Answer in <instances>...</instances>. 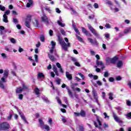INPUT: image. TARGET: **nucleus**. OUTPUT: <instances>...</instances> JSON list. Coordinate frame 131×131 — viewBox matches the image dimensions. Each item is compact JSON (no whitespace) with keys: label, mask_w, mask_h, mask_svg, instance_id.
Returning <instances> with one entry per match:
<instances>
[{"label":"nucleus","mask_w":131,"mask_h":131,"mask_svg":"<svg viewBox=\"0 0 131 131\" xmlns=\"http://www.w3.org/2000/svg\"><path fill=\"white\" fill-rule=\"evenodd\" d=\"M57 38L59 44L60 45L61 48H62V49L66 51H68V48H70L71 47L70 43L68 42V41H69L68 38L66 37L64 38L65 41H66V42H68V43L66 44L64 40H63V38H62V37H61V34H59L57 35Z\"/></svg>","instance_id":"1"},{"label":"nucleus","mask_w":131,"mask_h":131,"mask_svg":"<svg viewBox=\"0 0 131 131\" xmlns=\"http://www.w3.org/2000/svg\"><path fill=\"white\" fill-rule=\"evenodd\" d=\"M119 57L117 56H115L113 58L106 57V63H111L112 64H115L116 62L118 61Z\"/></svg>","instance_id":"2"},{"label":"nucleus","mask_w":131,"mask_h":131,"mask_svg":"<svg viewBox=\"0 0 131 131\" xmlns=\"http://www.w3.org/2000/svg\"><path fill=\"white\" fill-rule=\"evenodd\" d=\"M10 124L8 122H4L0 123V130H8L10 129Z\"/></svg>","instance_id":"3"},{"label":"nucleus","mask_w":131,"mask_h":131,"mask_svg":"<svg viewBox=\"0 0 131 131\" xmlns=\"http://www.w3.org/2000/svg\"><path fill=\"white\" fill-rule=\"evenodd\" d=\"M88 28L92 32V33L94 35V36H96V37H97V38H100V35L98 34V32H97L96 29H94V28L92 27V25H89Z\"/></svg>","instance_id":"4"},{"label":"nucleus","mask_w":131,"mask_h":131,"mask_svg":"<svg viewBox=\"0 0 131 131\" xmlns=\"http://www.w3.org/2000/svg\"><path fill=\"white\" fill-rule=\"evenodd\" d=\"M74 114L75 117H79L81 116L82 117H86V112L83 110H81L80 113L74 112Z\"/></svg>","instance_id":"5"},{"label":"nucleus","mask_w":131,"mask_h":131,"mask_svg":"<svg viewBox=\"0 0 131 131\" xmlns=\"http://www.w3.org/2000/svg\"><path fill=\"white\" fill-rule=\"evenodd\" d=\"M38 121H39V123L40 124L41 128H43V126H44L45 129H46L47 131L50 130V126L48 125H45V123H43V121H42L41 119H39Z\"/></svg>","instance_id":"6"},{"label":"nucleus","mask_w":131,"mask_h":131,"mask_svg":"<svg viewBox=\"0 0 131 131\" xmlns=\"http://www.w3.org/2000/svg\"><path fill=\"white\" fill-rule=\"evenodd\" d=\"M61 88L62 89H65L66 88V90H67L68 91V93L70 97H71V98H73V94H72V92H71V90H70V88H69V86H67L66 84H65V83H63L61 85Z\"/></svg>","instance_id":"7"},{"label":"nucleus","mask_w":131,"mask_h":131,"mask_svg":"<svg viewBox=\"0 0 131 131\" xmlns=\"http://www.w3.org/2000/svg\"><path fill=\"white\" fill-rule=\"evenodd\" d=\"M8 76H9V71L5 70L3 77L1 78L2 82H7L6 79L8 78Z\"/></svg>","instance_id":"8"},{"label":"nucleus","mask_w":131,"mask_h":131,"mask_svg":"<svg viewBox=\"0 0 131 131\" xmlns=\"http://www.w3.org/2000/svg\"><path fill=\"white\" fill-rule=\"evenodd\" d=\"M81 29L82 33L85 34L86 36H88L89 37H92L93 36V35H92V34H91L89 31L86 30V29H85L84 27H82Z\"/></svg>","instance_id":"9"},{"label":"nucleus","mask_w":131,"mask_h":131,"mask_svg":"<svg viewBox=\"0 0 131 131\" xmlns=\"http://www.w3.org/2000/svg\"><path fill=\"white\" fill-rule=\"evenodd\" d=\"M113 116L115 121H116V122H118V123H122V121L119 119V118H118V117L117 116V115H116L115 113H113Z\"/></svg>","instance_id":"10"},{"label":"nucleus","mask_w":131,"mask_h":131,"mask_svg":"<svg viewBox=\"0 0 131 131\" xmlns=\"http://www.w3.org/2000/svg\"><path fill=\"white\" fill-rule=\"evenodd\" d=\"M19 114L23 120L26 123L28 124V121H27V120H26V117H25V116L24 115V114L22 112H19Z\"/></svg>","instance_id":"11"},{"label":"nucleus","mask_w":131,"mask_h":131,"mask_svg":"<svg viewBox=\"0 0 131 131\" xmlns=\"http://www.w3.org/2000/svg\"><path fill=\"white\" fill-rule=\"evenodd\" d=\"M88 40L92 45H97V43H98L96 39L94 40L92 38H88Z\"/></svg>","instance_id":"12"},{"label":"nucleus","mask_w":131,"mask_h":131,"mask_svg":"<svg viewBox=\"0 0 131 131\" xmlns=\"http://www.w3.org/2000/svg\"><path fill=\"white\" fill-rule=\"evenodd\" d=\"M92 93L95 100H96V102H98V94H97V91H96L95 90H93Z\"/></svg>","instance_id":"13"},{"label":"nucleus","mask_w":131,"mask_h":131,"mask_svg":"<svg viewBox=\"0 0 131 131\" xmlns=\"http://www.w3.org/2000/svg\"><path fill=\"white\" fill-rule=\"evenodd\" d=\"M41 21L42 22H46L47 23H49V18H48V16L43 15V16L41 17Z\"/></svg>","instance_id":"14"},{"label":"nucleus","mask_w":131,"mask_h":131,"mask_svg":"<svg viewBox=\"0 0 131 131\" xmlns=\"http://www.w3.org/2000/svg\"><path fill=\"white\" fill-rule=\"evenodd\" d=\"M66 76L67 78H68V79H69V80H71L72 79V75L69 74V72H66Z\"/></svg>","instance_id":"15"},{"label":"nucleus","mask_w":131,"mask_h":131,"mask_svg":"<svg viewBox=\"0 0 131 131\" xmlns=\"http://www.w3.org/2000/svg\"><path fill=\"white\" fill-rule=\"evenodd\" d=\"M28 3H27L26 7L27 8H30L31 6L33 5V1L32 0H28Z\"/></svg>","instance_id":"16"},{"label":"nucleus","mask_w":131,"mask_h":131,"mask_svg":"<svg viewBox=\"0 0 131 131\" xmlns=\"http://www.w3.org/2000/svg\"><path fill=\"white\" fill-rule=\"evenodd\" d=\"M3 21L5 23H8L9 20H8V16L6 15V14L3 15Z\"/></svg>","instance_id":"17"},{"label":"nucleus","mask_w":131,"mask_h":131,"mask_svg":"<svg viewBox=\"0 0 131 131\" xmlns=\"http://www.w3.org/2000/svg\"><path fill=\"white\" fill-rule=\"evenodd\" d=\"M122 65H123V62L122 60H119L118 61L117 63V66L118 68H120V67H122Z\"/></svg>","instance_id":"18"},{"label":"nucleus","mask_w":131,"mask_h":131,"mask_svg":"<svg viewBox=\"0 0 131 131\" xmlns=\"http://www.w3.org/2000/svg\"><path fill=\"white\" fill-rule=\"evenodd\" d=\"M23 92V89H22V88H21V87L18 88L16 90V94H20V93H22Z\"/></svg>","instance_id":"19"},{"label":"nucleus","mask_w":131,"mask_h":131,"mask_svg":"<svg viewBox=\"0 0 131 131\" xmlns=\"http://www.w3.org/2000/svg\"><path fill=\"white\" fill-rule=\"evenodd\" d=\"M48 56L49 59H50L51 61H55V56L51 55V54H50V53H48Z\"/></svg>","instance_id":"20"},{"label":"nucleus","mask_w":131,"mask_h":131,"mask_svg":"<svg viewBox=\"0 0 131 131\" xmlns=\"http://www.w3.org/2000/svg\"><path fill=\"white\" fill-rule=\"evenodd\" d=\"M40 41H41L42 42H45V40H46V38H45V35H40Z\"/></svg>","instance_id":"21"},{"label":"nucleus","mask_w":131,"mask_h":131,"mask_svg":"<svg viewBox=\"0 0 131 131\" xmlns=\"http://www.w3.org/2000/svg\"><path fill=\"white\" fill-rule=\"evenodd\" d=\"M96 65L97 66H103V65H104V63H103L102 61L97 60L96 61Z\"/></svg>","instance_id":"22"},{"label":"nucleus","mask_w":131,"mask_h":131,"mask_svg":"<svg viewBox=\"0 0 131 131\" xmlns=\"http://www.w3.org/2000/svg\"><path fill=\"white\" fill-rule=\"evenodd\" d=\"M34 92L37 96H39V89L38 88H35Z\"/></svg>","instance_id":"23"},{"label":"nucleus","mask_w":131,"mask_h":131,"mask_svg":"<svg viewBox=\"0 0 131 131\" xmlns=\"http://www.w3.org/2000/svg\"><path fill=\"white\" fill-rule=\"evenodd\" d=\"M38 78H45V75L42 73H38Z\"/></svg>","instance_id":"24"},{"label":"nucleus","mask_w":131,"mask_h":131,"mask_svg":"<svg viewBox=\"0 0 131 131\" xmlns=\"http://www.w3.org/2000/svg\"><path fill=\"white\" fill-rule=\"evenodd\" d=\"M39 25V24L38 23V20L35 19V22L34 23V26L35 27H39L38 26Z\"/></svg>","instance_id":"25"},{"label":"nucleus","mask_w":131,"mask_h":131,"mask_svg":"<svg viewBox=\"0 0 131 131\" xmlns=\"http://www.w3.org/2000/svg\"><path fill=\"white\" fill-rule=\"evenodd\" d=\"M75 35H76V38H77L79 41H80L81 42L83 41V39H82V38H81L80 36H78L77 34H76Z\"/></svg>","instance_id":"26"},{"label":"nucleus","mask_w":131,"mask_h":131,"mask_svg":"<svg viewBox=\"0 0 131 131\" xmlns=\"http://www.w3.org/2000/svg\"><path fill=\"white\" fill-rule=\"evenodd\" d=\"M26 21H28V22H31V15H28L26 19Z\"/></svg>","instance_id":"27"},{"label":"nucleus","mask_w":131,"mask_h":131,"mask_svg":"<svg viewBox=\"0 0 131 131\" xmlns=\"http://www.w3.org/2000/svg\"><path fill=\"white\" fill-rule=\"evenodd\" d=\"M108 96H109L108 99L110 100H111L112 101V100L114 99V97H113V94L112 93H110L108 94Z\"/></svg>","instance_id":"28"},{"label":"nucleus","mask_w":131,"mask_h":131,"mask_svg":"<svg viewBox=\"0 0 131 131\" xmlns=\"http://www.w3.org/2000/svg\"><path fill=\"white\" fill-rule=\"evenodd\" d=\"M57 24L59 26H61V27H65V24L62 23L60 20L57 21Z\"/></svg>","instance_id":"29"},{"label":"nucleus","mask_w":131,"mask_h":131,"mask_svg":"<svg viewBox=\"0 0 131 131\" xmlns=\"http://www.w3.org/2000/svg\"><path fill=\"white\" fill-rule=\"evenodd\" d=\"M25 24L26 27H28V28H30V21H26Z\"/></svg>","instance_id":"30"},{"label":"nucleus","mask_w":131,"mask_h":131,"mask_svg":"<svg viewBox=\"0 0 131 131\" xmlns=\"http://www.w3.org/2000/svg\"><path fill=\"white\" fill-rule=\"evenodd\" d=\"M96 120L98 122L99 125H100V126H102V122L100 121V119H99L98 116H96Z\"/></svg>","instance_id":"31"},{"label":"nucleus","mask_w":131,"mask_h":131,"mask_svg":"<svg viewBox=\"0 0 131 131\" xmlns=\"http://www.w3.org/2000/svg\"><path fill=\"white\" fill-rule=\"evenodd\" d=\"M1 3H2V2L0 1V4ZM0 10L1 11H3L4 12L5 10H6V7L0 5Z\"/></svg>","instance_id":"32"},{"label":"nucleus","mask_w":131,"mask_h":131,"mask_svg":"<svg viewBox=\"0 0 131 131\" xmlns=\"http://www.w3.org/2000/svg\"><path fill=\"white\" fill-rule=\"evenodd\" d=\"M51 45H52V49H55L56 48V43L54 41H51Z\"/></svg>","instance_id":"33"},{"label":"nucleus","mask_w":131,"mask_h":131,"mask_svg":"<svg viewBox=\"0 0 131 131\" xmlns=\"http://www.w3.org/2000/svg\"><path fill=\"white\" fill-rule=\"evenodd\" d=\"M42 99L45 101L46 103H50V100L47 97H42Z\"/></svg>","instance_id":"34"},{"label":"nucleus","mask_w":131,"mask_h":131,"mask_svg":"<svg viewBox=\"0 0 131 131\" xmlns=\"http://www.w3.org/2000/svg\"><path fill=\"white\" fill-rule=\"evenodd\" d=\"M74 30L75 32H76L77 34H78V35H80V32H79V30H78V29H77V28L74 27Z\"/></svg>","instance_id":"35"},{"label":"nucleus","mask_w":131,"mask_h":131,"mask_svg":"<svg viewBox=\"0 0 131 131\" xmlns=\"http://www.w3.org/2000/svg\"><path fill=\"white\" fill-rule=\"evenodd\" d=\"M0 88L2 89V90H5V85L0 81Z\"/></svg>","instance_id":"36"},{"label":"nucleus","mask_w":131,"mask_h":131,"mask_svg":"<svg viewBox=\"0 0 131 131\" xmlns=\"http://www.w3.org/2000/svg\"><path fill=\"white\" fill-rule=\"evenodd\" d=\"M34 58H35V60L36 63H37V62L38 61V55H37V54H35Z\"/></svg>","instance_id":"37"},{"label":"nucleus","mask_w":131,"mask_h":131,"mask_svg":"<svg viewBox=\"0 0 131 131\" xmlns=\"http://www.w3.org/2000/svg\"><path fill=\"white\" fill-rule=\"evenodd\" d=\"M121 79H122V78H121V76H118L116 77V80H117V81H119L121 80Z\"/></svg>","instance_id":"38"},{"label":"nucleus","mask_w":131,"mask_h":131,"mask_svg":"<svg viewBox=\"0 0 131 131\" xmlns=\"http://www.w3.org/2000/svg\"><path fill=\"white\" fill-rule=\"evenodd\" d=\"M23 88H21V89H23V90H28V88L27 87V86H26V85H25V84H23Z\"/></svg>","instance_id":"39"},{"label":"nucleus","mask_w":131,"mask_h":131,"mask_svg":"<svg viewBox=\"0 0 131 131\" xmlns=\"http://www.w3.org/2000/svg\"><path fill=\"white\" fill-rule=\"evenodd\" d=\"M10 41L11 42H12V43H16V39H15V38H11L10 39Z\"/></svg>","instance_id":"40"},{"label":"nucleus","mask_w":131,"mask_h":131,"mask_svg":"<svg viewBox=\"0 0 131 131\" xmlns=\"http://www.w3.org/2000/svg\"><path fill=\"white\" fill-rule=\"evenodd\" d=\"M55 81L57 84H60V83H61V79L58 78L55 80Z\"/></svg>","instance_id":"41"},{"label":"nucleus","mask_w":131,"mask_h":131,"mask_svg":"<svg viewBox=\"0 0 131 131\" xmlns=\"http://www.w3.org/2000/svg\"><path fill=\"white\" fill-rule=\"evenodd\" d=\"M95 9H98L99 8V4L97 3H95L93 5Z\"/></svg>","instance_id":"42"},{"label":"nucleus","mask_w":131,"mask_h":131,"mask_svg":"<svg viewBox=\"0 0 131 131\" xmlns=\"http://www.w3.org/2000/svg\"><path fill=\"white\" fill-rule=\"evenodd\" d=\"M115 80V79H114V78L112 77L109 78V81H110V82H113Z\"/></svg>","instance_id":"43"},{"label":"nucleus","mask_w":131,"mask_h":131,"mask_svg":"<svg viewBox=\"0 0 131 131\" xmlns=\"http://www.w3.org/2000/svg\"><path fill=\"white\" fill-rule=\"evenodd\" d=\"M103 76L104 77H108L109 76V73H108V72H105Z\"/></svg>","instance_id":"44"},{"label":"nucleus","mask_w":131,"mask_h":131,"mask_svg":"<svg viewBox=\"0 0 131 131\" xmlns=\"http://www.w3.org/2000/svg\"><path fill=\"white\" fill-rule=\"evenodd\" d=\"M57 102L59 103V104H62V102L61 101V99L59 97L56 98Z\"/></svg>","instance_id":"45"},{"label":"nucleus","mask_w":131,"mask_h":131,"mask_svg":"<svg viewBox=\"0 0 131 131\" xmlns=\"http://www.w3.org/2000/svg\"><path fill=\"white\" fill-rule=\"evenodd\" d=\"M18 99L19 100H22L23 99V94H19Z\"/></svg>","instance_id":"46"},{"label":"nucleus","mask_w":131,"mask_h":131,"mask_svg":"<svg viewBox=\"0 0 131 131\" xmlns=\"http://www.w3.org/2000/svg\"><path fill=\"white\" fill-rule=\"evenodd\" d=\"M105 27H106V28L109 29V28H111V26H110L109 24H106Z\"/></svg>","instance_id":"47"},{"label":"nucleus","mask_w":131,"mask_h":131,"mask_svg":"<svg viewBox=\"0 0 131 131\" xmlns=\"http://www.w3.org/2000/svg\"><path fill=\"white\" fill-rule=\"evenodd\" d=\"M1 56L4 59H6V58H7V55H6L5 53H2Z\"/></svg>","instance_id":"48"},{"label":"nucleus","mask_w":131,"mask_h":131,"mask_svg":"<svg viewBox=\"0 0 131 131\" xmlns=\"http://www.w3.org/2000/svg\"><path fill=\"white\" fill-rule=\"evenodd\" d=\"M53 33H54V32L53 31V30H49V35H50V36H53Z\"/></svg>","instance_id":"49"},{"label":"nucleus","mask_w":131,"mask_h":131,"mask_svg":"<svg viewBox=\"0 0 131 131\" xmlns=\"http://www.w3.org/2000/svg\"><path fill=\"white\" fill-rule=\"evenodd\" d=\"M23 51H24V49H23V48H21L20 47H19L18 48V52L19 53H22V52H23Z\"/></svg>","instance_id":"50"},{"label":"nucleus","mask_w":131,"mask_h":131,"mask_svg":"<svg viewBox=\"0 0 131 131\" xmlns=\"http://www.w3.org/2000/svg\"><path fill=\"white\" fill-rule=\"evenodd\" d=\"M10 13H11V11H10V10H7V11L5 12L4 15H6V16H7V15H9V14H10Z\"/></svg>","instance_id":"51"},{"label":"nucleus","mask_w":131,"mask_h":131,"mask_svg":"<svg viewBox=\"0 0 131 131\" xmlns=\"http://www.w3.org/2000/svg\"><path fill=\"white\" fill-rule=\"evenodd\" d=\"M53 70L54 72L55 71H58V69H57V67H56V66H54L53 67Z\"/></svg>","instance_id":"52"},{"label":"nucleus","mask_w":131,"mask_h":131,"mask_svg":"<svg viewBox=\"0 0 131 131\" xmlns=\"http://www.w3.org/2000/svg\"><path fill=\"white\" fill-rule=\"evenodd\" d=\"M126 117H128V118H131V112L127 114L126 115Z\"/></svg>","instance_id":"53"},{"label":"nucleus","mask_w":131,"mask_h":131,"mask_svg":"<svg viewBox=\"0 0 131 131\" xmlns=\"http://www.w3.org/2000/svg\"><path fill=\"white\" fill-rule=\"evenodd\" d=\"M56 66L58 68H61L62 67L61 66V64L59 62L56 63Z\"/></svg>","instance_id":"54"},{"label":"nucleus","mask_w":131,"mask_h":131,"mask_svg":"<svg viewBox=\"0 0 131 131\" xmlns=\"http://www.w3.org/2000/svg\"><path fill=\"white\" fill-rule=\"evenodd\" d=\"M60 32L61 33V34H62V35H65L66 32H65V31H64V30H63V29L61 30Z\"/></svg>","instance_id":"55"},{"label":"nucleus","mask_w":131,"mask_h":131,"mask_svg":"<svg viewBox=\"0 0 131 131\" xmlns=\"http://www.w3.org/2000/svg\"><path fill=\"white\" fill-rule=\"evenodd\" d=\"M75 65L76 66H77V67H80V64L79 63V62H75Z\"/></svg>","instance_id":"56"},{"label":"nucleus","mask_w":131,"mask_h":131,"mask_svg":"<svg viewBox=\"0 0 131 131\" xmlns=\"http://www.w3.org/2000/svg\"><path fill=\"white\" fill-rule=\"evenodd\" d=\"M56 12L58 13V14H60L61 13V10L59 8H56Z\"/></svg>","instance_id":"57"},{"label":"nucleus","mask_w":131,"mask_h":131,"mask_svg":"<svg viewBox=\"0 0 131 131\" xmlns=\"http://www.w3.org/2000/svg\"><path fill=\"white\" fill-rule=\"evenodd\" d=\"M13 22L14 23H16V24H18V19H17V18H13Z\"/></svg>","instance_id":"58"},{"label":"nucleus","mask_w":131,"mask_h":131,"mask_svg":"<svg viewBox=\"0 0 131 131\" xmlns=\"http://www.w3.org/2000/svg\"><path fill=\"white\" fill-rule=\"evenodd\" d=\"M36 48H39L40 47V41H38L37 44L36 45Z\"/></svg>","instance_id":"59"},{"label":"nucleus","mask_w":131,"mask_h":131,"mask_svg":"<svg viewBox=\"0 0 131 131\" xmlns=\"http://www.w3.org/2000/svg\"><path fill=\"white\" fill-rule=\"evenodd\" d=\"M95 18V15H93L92 16H89L88 19H94Z\"/></svg>","instance_id":"60"},{"label":"nucleus","mask_w":131,"mask_h":131,"mask_svg":"<svg viewBox=\"0 0 131 131\" xmlns=\"http://www.w3.org/2000/svg\"><path fill=\"white\" fill-rule=\"evenodd\" d=\"M5 50L7 52H11V49L10 48H9L8 47H5Z\"/></svg>","instance_id":"61"},{"label":"nucleus","mask_w":131,"mask_h":131,"mask_svg":"<svg viewBox=\"0 0 131 131\" xmlns=\"http://www.w3.org/2000/svg\"><path fill=\"white\" fill-rule=\"evenodd\" d=\"M97 83L98 85H102V82L100 81H97Z\"/></svg>","instance_id":"62"},{"label":"nucleus","mask_w":131,"mask_h":131,"mask_svg":"<svg viewBox=\"0 0 131 131\" xmlns=\"http://www.w3.org/2000/svg\"><path fill=\"white\" fill-rule=\"evenodd\" d=\"M16 27L17 29H19V30L21 29V25H20L19 24L17 25Z\"/></svg>","instance_id":"63"},{"label":"nucleus","mask_w":131,"mask_h":131,"mask_svg":"<svg viewBox=\"0 0 131 131\" xmlns=\"http://www.w3.org/2000/svg\"><path fill=\"white\" fill-rule=\"evenodd\" d=\"M126 104L127 106H130L131 105V102L130 101H127L126 102Z\"/></svg>","instance_id":"64"}]
</instances>
